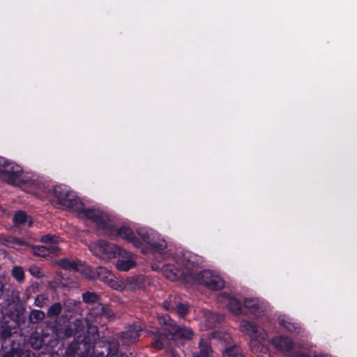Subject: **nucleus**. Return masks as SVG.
I'll use <instances>...</instances> for the list:
<instances>
[{"label":"nucleus","instance_id":"37998d69","mask_svg":"<svg viewBox=\"0 0 357 357\" xmlns=\"http://www.w3.org/2000/svg\"><path fill=\"white\" fill-rule=\"evenodd\" d=\"M40 346H41V344L40 342L39 344L36 347V348H39Z\"/></svg>","mask_w":357,"mask_h":357},{"label":"nucleus","instance_id":"4be33fe9","mask_svg":"<svg viewBox=\"0 0 357 357\" xmlns=\"http://www.w3.org/2000/svg\"><path fill=\"white\" fill-rule=\"evenodd\" d=\"M92 313L96 315H103L107 318L112 317L114 316V313L111 309L107 306L102 305L101 303L97 304V305L93 310Z\"/></svg>","mask_w":357,"mask_h":357},{"label":"nucleus","instance_id":"a19ab883","mask_svg":"<svg viewBox=\"0 0 357 357\" xmlns=\"http://www.w3.org/2000/svg\"><path fill=\"white\" fill-rule=\"evenodd\" d=\"M2 292H3V284L0 282V296L2 294Z\"/></svg>","mask_w":357,"mask_h":357},{"label":"nucleus","instance_id":"393cba45","mask_svg":"<svg viewBox=\"0 0 357 357\" xmlns=\"http://www.w3.org/2000/svg\"><path fill=\"white\" fill-rule=\"evenodd\" d=\"M58 264L63 268L70 271L78 270V264L74 261L64 258L58 261Z\"/></svg>","mask_w":357,"mask_h":357},{"label":"nucleus","instance_id":"aec40b11","mask_svg":"<svg viewBox=\"0 0 357 357\" xmlns=\"http://www.w3.org/2000/svg\"><path fill=\"white\" fill-rule=\"evenodd\" d=\"M199 346V351L194 354L195 357H211L212 351L206 342L201 340Z\"/></svg>","mask_w":357,"mask_h":357},{"label":"nucleus","instance_id":"ea45409f","mask_svg":"<svg viewBox=\"0 0 357 357\" xmlns=\"http://www.w3.org/2000/svg\"><path fill=\"white\" fill-rule=\"evenodd\" d=\"M299 356H301V357H307V356L305 354H298L295 355V357H299Z\"/></svg>","mask_w":357,"mask_h":357},{"label":"nucleus","instance_id":"f8f14e48","mask_svg":"<svg viewBox=\"0 0 357 357\" xmlns=\"http://www.w3.org/2000/svg\"><path fill=\"white\" fill-rule=\"evenodd\" d=\"M137 266V256L131 252L123 250L120 258L116 261V268L120 271L127 272Z\"/></svg>","mask_w":357,"mask_h":357},{"label":"nucleus","instance_id":"f3484780","mask_svg":"<svg viewBox=\"0 0 357 357\" xmlns=\"http://www.w3.org/2000/svg\"><path fill=\"white\" fill-rule=\"evenodd\" d=\"M114 275L111 271L103 267L97 268L96 272H93L90 278H98L101 281L109 285V281L113 279Z\"/></svg>","mask_w":357,"mask_h":357},{"label":"nucleus","instance_id":"1a4fd4ad","mask_svg":"<svg viewBox=\"0 0 357 357\" xmlns=\"http://www.w3.org/2000/svg\"><path fill=\"white\" fill-rule=\"evenodd\" d=\"M137 232L143 241L153 249L162 250L167 247L166 241L161 238L159 234L151 229L139 228Z\"/></svg>","mask_w":357,"mask_h":357},{"label":"nucleus","instance_id":"79ce46f5","mask_svg":"<svg viewBox=\"0 0 357 357\" xmlns=\"http://www.w3.org/2000/svg\"><path fill=\"white\" fill-rule=\"evenodd\" d=\"M3 357H13V355L6 354Z\"/></svg>","mask_w":357,"mask_h":357},{"label":"nucleus","instance_id":"9d476101","mask_svg":"<svg viewBox=\"0 0 357 357\" xmlns=\"http://www.w3.org/2000/svg\"><path fill=\"white\" fill-rule=\"evenodd\" d=\"M75 211L79 214L80 218L91 220L102 228H106L109 222L108 215L98 209L85 208L82 205L81 210Z\"/></svg>","mask_w":357,"mask_h":357},{"label":"nucleus","instance_id":"f257e3e1","mask_svg":"<svg viewBox=\"0 0 357 357\" xmlns=\"http://www.w3.org/2000/svg\"><path fill=\"white\" fill-rule=\"evenodd\" d=\"M1 178L8 183L14 185H24L29 188L28 192L37 196H41L45 191V185L34 176L24 175L22 167L13 161L9 160Z\"/></svg>","mask_w":357,"mask_h":357},{"label":"nucleus","instance_id":"58836bf2","mask_svg":"<svg viewBox=\"0 0 357 357\" xmlns=\"http://www.w3.org/2000/svg\"><path fill=\"white\" fill-rule=\"evenodd\" d=\"M172 357H181L179 355L176 354L175 350H171Z\"/></svg>","mask_w":357,"mask_h":357},{"label":"nucleus","instance_id":"cd10ccee","mask_svg":"<svg viewBox=\"0 0 357 357\" xmlns=\"http://www.w3.org/2000/svg\"><path fill=\"white\" fill-rule=\"evenodd\" d=\"M223 357H244L242 354L241 349L234 346L229 347L223 352Z\"/></svg>","mask_w":357,"mask_h":357},{"label":"nucleus","instance_id":"c03bdc74","mask_svg":"<svg viewBox=\"0 0 357 357\" xmlns=\"http://www.w3.org/2000/svg\"><path fill=\"white\" fill-rule=\"evenodd\" d=\"M31 225V222L29 221V223H28V225L30 226Z\"/></svg>","mask_w":357,"mask_h":357},{"label":"nucleus","instance_id":"6ab92c4d","mask_svg":"<svg viewBox=\"0 0 357 357\" xmlns=\"http://www.w3.org/2000/svg\"><path fill=\"white\" fill-rule=\"evenodd\" d=\"M278 320L279 324L291 333H298L301 329L298 324L292 322L291 319L286 316H280Z\"/></svg>","mask_w":357,"mask_h":357},{"label":"nucleus","instance_id":"a211bd4d","mask_svg":"<svg viewBox=\"0 0 357 357\" xmlns=\"http://www.w3.org/2000/svg\"><path fill=\"white\" fill-rule=\"evenodd\" d=\"M118 235L121 238L131 242L135 247L140 246V242L135 236L134 233L129 227H122L119 229L118 231Z\"/></svg>","mask_w":357,"mask_h":357},{"label":"nucleus","instance_id":"5701e85b","mask_svg":"<svg viewBox=\"0 0 357 357\" xmlns=\"http://www.w3.org/2000/svg\"><path fill=\"white\" fill-rule=\"evenodd\" d=\"M181 301V299L178 296H170L168 299L164 301L163 307L167 310L174 312Z\"/></svg>","mask_w":357,"mask_h":357},{"label":"nucleus","instance_id":"7ed1b4c3","mask_svg":"<svg viewBox=\"0 0 357 357\" xmlns=\"http://www.w3.org/2000/svg\"><path fill=\"white\" fill-rule=\"evenodd\" d=\"M202 261V258L197 255L190 251H185L178 257V268L173 264H165L162 267V271L164 275L171 280H176L182 277L185 278L189 276L193 277V268L195 265L199 264Z\"/></svg>","mask_w":357,"mask_h":357},{"label":"nucleus","instance_id":"7c9ffc66","mask_svg":"<svg viewBox=\"0 0 357 357\" xmlns=\"http://www.w3.org/2000/svg\"><path fill=\"white\" fill-rule=\"evenodd\" d=\"M45 313L43 311L38 310H34L31 311V314H30L31 320L32 321H35V322L42 321L45 319Z\"/></svg>","mask_w":357,"mask_h":357},{"label":"nucleus","instance_id":"6e6552de","mask_svg":"<svg viewBox=\"0 0 357 357\" xmlns=\"http://www.w3.org/2000/svg\"><path fill=\"white\" fill-rule=\"evenodd\" d=\"M41 241L45 245L33 247L32 249L34 255L46 257L50 254H56L60 250L58 245L59 239L57 236L48 234L43 236Z\"/></svg>","mask_w":357,"mask_h":357},{"label":"nucleus","instance_id":"4c0bfd02","mask_svg":"<svg viewBox=\"0 0 357 357\" xmlns=\"http://www.w3.org/2000/svg\"><path fill=\"white\" fill-rule=\"evenodd\" d=\"M313 357H333V356L331 355L326 354L317 353V354H314Z\"/></svg>","mask_w":357,"mask_h":357},{"label":"nucleus","instance_id":"0eeeda50","mask_svg":"<svg viewBox=\"0 0 357 357\" xmlns=\"http://www.w3.org/2000/svg\"><path fill=\"white\" fill-rule=\"evenodd\" d=\"M241 331L248 335L251 338L250 347L253 351L258 352L255 348L258 343L265 341L267 339V334L264 329L258 328L253 323L243 320L240 325Z\"/></svg>","mask_w":357,"mask_h":357},{"label":"nucleus","instance_id":"2eb2a0df","mask_svg":"<svg viewBox=\"0 0 357 357\" xmlns=\"http://www.w3.org/2000/svg\"><path fill=\"white\" fill-rule=\"evenodd\" d=\"M142 328L139 326H130L122 333L121 341L125 345H130L135 342L139 336Z\"/></svg>","mask_w":357,"mask_h":357},{"label":"nucleus","instance_id":"dca6fc26","mask_svg":"<svg viewBox=\"0 0 357 357\" xmlns=\"http://www.w3.org/2000/svg\"><path fill=\"white\" fill-rule=\"evenodd\" d=\"M123 280L125 291H133L142 287L144 278L142 276H132L125 278Z\"/></svg>","mask_w":357,"mask_h":357},{"label":"nucleus","instance_id":"b1692460","mask_svg":"<svg viewBox=\"0 0 357 357\" xmlns=\"http://www.w3.org/2000/svg\"><path fill=\"white\" fill-rule=\"evenodd\" d=\"M222 317H219L211 312H204L203 321L208 328L213 327L215 322L220 321Z\"/></svg>","mask_w":357,"mask_h":357},{"label":"nucleus","instance_id":"f03ea898","mask_svg":"<svg viewBox=\"0 0 357 357\" xmlns=\"http://www.w3.org/2000/svg\"><path fill=\"white\" fill-rule=\"evenodd\" d=\"M158 321L164 327V335H159L155 337L152 344L155 348L160 349L166 347L165 339L190 340L194 335L193 331L190 328L177 326L167 314L158 316Z\"/></svg>","mask_w":357,"mask_h":357},{"label":"nucleus","instance_id":"20e7f679","mask_svg":"<svg viewBox=\"0 0 357 357\" xmlns=\"http://www.w3.org/2000/svg\"><path fill=\"white\" fill-rule=\"evenodd\" d=\"M64 337L73 336L78 342L84 346L89 345L98 337L97 329L90 326L87 319H78L73 323L66 326L61 332Z\"/></svg>","mask_w":357,"mask_h":357},{"label":"nucleus","instance_id":"423d86ee","mask_svg":"<svg viewBox=\"0 0 357 357\" xmlns=\"http://www.w3.org/2000/svg\"><path fill=\"white\" fill-rule=\"evenodd\" d=\"M199 264L193 268V277L189 278L194 279L197 283L203 284L212 290H218L224 287L225 282L220 275L211 270H204L198 273H195V268Z\"/></svg>","mask_w":357,"mask_h":357},{"label":"nucleus","instance_id":"c756f323","mask_svg":"<svg viewBox=\"0 0 357 357\" xmlns=\"http://www.w3.org/2000/svg\"><path fill=\"white\" fill-rule=\"evenodd\" d=\"M178 317H183L188 312V305L186 303L183 302L182 300L179 303V305L176 307L174 311Z\"/></svg>","mask_w":357,"mask_h":357},{"label":"nucleus","instance_id":"c85d7f7f","mask_svg":"<svg viewBox=\"0 0 357 357\" xmlns=\"http://www.w3.org/2000/svg\"><path fill=\"white\" fill-rule=\"evenodd\" d=\"M61 304L60 303H55L49 307L47 312V315L50 318L56 317L61 312Z\"/></svg>","mask_w":357,"mask_h":357},{"label":"nucleus","instance_id":"473e14b6","mask_svg":"<svg viewBox=\"0 0 357 357\" xmlns=\"http://www.w3.org/2000/svg\"><path fill=\"white\" fill-rule=\"evenodd\" d=\"M82 298L85 303H96L98 301V296L92 292H86L83 294Z\"/></svg>","mask_w":357,"mask_h":357},{"label":"nucleus","instance_id":"39448f33","mask_svg":"<svg viewBox=\"0 0 357 357\" xmlns=\"http://www.w3.org/2000/svg\"><path fill=\"white\" fill-rule=\"evenodd\" d=\"M53 192L54 197L60 206L74 211L82 208V202L75 192L70 191L66 186L57 185L54 188Z\"/></svg>","mask_w":357,"mask_h":357},{"label":"nucleus","instance_id":"f704fd0d","mask_svg":"<svg viewBox=\"0 0 357 357\" xmlns=\"http://www.w3.org/2000/svg\"><path fill=\"white\" fill-rule=\"evenodd\" d=\"M47 300V297L44 295H39L36 297L35 300V304L38 307H43L46 304V301Z\"/></svg>","mask_w":357,"mask_h":357},{"label":"nucleus","instance_id":"a878e982","mask_svg":"<svg viewBox=\"0 0 357 357\" xmlns=\"http://www.w3.org/2000/svg\"><path fill=\"white\" fill-rule=\"evenodd\" d=\"M8 243H10L13 248L16 249L20 248V247H30L31 245L29 242L22 239L9 236L7 239Z\"/></svg>","mask_w":357,"mask_h":357},{"label":"nucleus","instance_id":"72a5a7b5","mask_svg":"<svg viewBox=\"0 0 357 357\" xmlns=\"http://www.w3.org/2000/svg\"><path fill=\"white\" fill-rule=\"evenodd\" d=\"M12 273L13 277L18 281H22L24 280V271L22 268L15 266L13 268Z\"/></svg>","mask_w":357,"mask_h":357},{"label":"nucleus","instance_id":"c9c22d12","mask_svg":"<svg viewBox=\"0 0 357 357\" xmlns=\"http://www.w3.org/2000/svg\"><path fill=\"white\" fill-rule=\"evenodd\" d=\"M9 160L0 156V176L4 172L6 165H8Z\"/></svg>","mask_w":357,"mask_h":357},{"label":"nucleus","instance_id":"2f4dec72","mask_svg":"<svg viewBox=\"0 0 357 357\" xmlns=\"http://www.w3.org/2000/svg\"><path fill=\"white\" fill-rule=\"evenodd\" d=\"M27 216L23 211H18L13 218V222L15 225H21L26 222Z\"/></svg>","mask_w":357,"mask_h":357},{"label":"nucleus","instance_id":"9b49d317","mask_svg":"<svg viewBox=\"0 0 357 357\" xmlns=\"http://www.w3.org/2000/svg\"><path fill=\"white\" fill-rule=\"evenodd\" d=\"M89 249L96 256L107 259L114 257L117 248L113 244L98 241L91 243Z\"/></svg>","mask_w":357,"mask_h":357},{"label":"nucleus","instance_id":"e433bc0d","mask_svg":"<svg viewBox=\"0 0 357 357\" xmlns=\"http://www.w3.org/2000/svg\"><path fill=\"white\" fill-rule=\"evenodd\" d=\"M29 272L31 274L36 277H40L41 276V271L39 267L36 266H32L29 268Z\"/></svg>","mask_w":357,"mask_h":357},{"label":"nucleus","instance_id":"4468645a","mask_svg":"<svg viewBox=\"0 0 357 357\" xmlns=\"http://www.w3.org/2000/svg\"><path fill=\"white\" fill-rule=\"evenodd\" d=\"M219 300L222 303L227 305V310L235 315H238L242 312L241 303L236 298L229 295L222 294L220 296Z\"/></svg>","mask_w":357,"mask_h":357},{"label":"nucleus","instance_id":"bb28decb","mask_svg":"<svg viewBox=\"0 0 357 357\" xmlns=\"http://www.w3.org/2000/svg\"><path fill=\"white\" fill-rule=\"evenodd\" d=\"M109 286L113 289L119 291H124V280L123 278L118 279L115 276L109 281Z\"/></svg>","mask_w":357,"mask_h":357},{"label":"nucleus","instance_id":"412c9836","mask_svg":"<svg viewBox=\"0 0 357 357\" xmlns=\"http://www.w3.org/2000/svg\"><path fill=\"white\" fill-rule=\"evenodd\" d=\"M244 306L250 312H255L262 307V303L257 298H245L244 300Z\"/></svg>","mask_w":357,"mask_h":357},{"label":"nucleus","instance_id":"ddd939ff","mask_svg":"<svg viewBox=\"0 0 357 357\" xmlns=\"http://www.w3.org/2000/svg\"><path fill=\"white\" fill-rule=\"evenodd\" d=\"M272 344L278 351L288 357H294V355L291 353L294 346L291 338L286 336H278L273 338Z\"/></svg>","mask_w":357,"mask_h":357}]
</instances>
